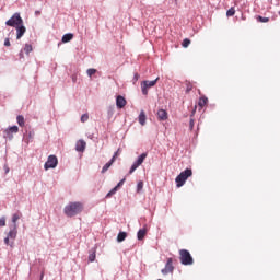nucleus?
I'll use <instances>...</instances> for the list:
<instances>
[{
  "instance_id": "nucleus-1",
  "label": "nucleus",
  "mask_w": 280,
  "mask_h": 280,
  "mask_svg": "<svg viewBox=\"0 0 280 280\" xmlns=\"http://www.w3.org/2000/svg\"><path fill=\"white\" fill-rule=\"evenodd\" d=\"M82 211H84V205L80 201L69 202L63 208V213L67 218H75V215H79Z\"/></svg>"
},
{
  "instance_id": "nucleus-2",
  "label": "nucleus",
  "mask_w": 280,
  "mask_h": 280,
  "mask_svg": "<svg viewBox=\"0 0 280 280\" xmlns=\"http://www.w3.org/2000/svg\"><path fill=\"white\" fill-rule=\"evenodd\" d=\"M19 225H11L10 231L7 234V237L4 238L5 246H10L11 248H14V240H16V235H19Z\"/></svg>"
},
{
  "instance_id": "nucleus-3",
  "label": "nucleus",
  "mask_w": 280,
  "mask_h": 280,
  "mask_svg": "<svg viewBox=\"0 0 280 280\" xmlns=\"http://www.w3.org/2000/svg\"><path fill=\"white\" fill-rule=\"evenodd\" d=\"M179 261L183 266H194V257L187 249L179 250Z\"/></svg>"
},
{
  "instance_id": "nucleus-4",
  "label": "nucleus",
  "mask_w": 280,
  "mask_h": 280,
  "mask_svg": "<svg viewBox=\"0 0 280 280\" xmlns=\"http://www.w3.org/2000/svg\"><path fill=\"white\" fill-rule=\"evenodd\" d=\"M8 27H19V25H23V18H21V13H14L10 20L5 22Z\"/></svg>"
},
{
  "instance_id": "nucleus-5",
  "label": "nucleus",
  "mask_w": 280,
  "mask_h": 280,
  "mask_svg": "<svg viewBox=\"0 0 280 280\" xmlns=\"http://www.w3.org/2000/svg\"><path fill=\"white\" fill-rule=\"evenodd\" d=\"M156 82H159V77L153 81H142L141 82L142 95H148V89H152V86H156Z\"/></svg>"
},
{
  "instance_id": "nucleus-6",
  "label": "nucleus",
  "mask_w": 280,
  "mask_h": 280,
  "mask_svg": "<svg viewBox=\"0 0 280 280\" xmlns=\"http://www.w3.org/2000/svg\"><path fill=\"white\" fill-rule=\"evenodd\" d=\"M145 159H148V153H142L141 155H139L137 161L131 165L129 174H132V172H135L137 167H139L140 165H143V161H145Z\"/></svg>"
},
{
  "instance_id": "nucleus-7",
  "label": "nucleus",
  "mask_w": 280,
  "mask_h": 280,
  "mask_svg": "<svg viewBox=\"0 0 280 280\" xmlns=\"http://www.w3.org/2000/svg\"><path fill=\"white\" fill-rule=\"evenodd\" d=\"M58 165V158L56 155H49L44 167L45 170H54Z\"/></svg>"
},
{
  "instance_id": "nucleus-8",
  "label": "nucleus",
  "mask_w": 280,
  "mask_h": 280,
  "mask_svg": "<svg viewBox=\"0 0 280 280\" xmlns=\"http://www.w3.org/2000/svg\"><path fill=\"white\" fill-rule=\"evenodd\" d=\"M161 272L162 275H172L174 272V258H167L166 265Z\"/></svg>"
},
{
  "instance_id": "nucleus-9",
  "label": "nucleus",
  "mask_w": 280,
  "mask_h": 280,
  "mask_svg": "<svg viewBox=\"0 0 280 280\" xmlns=\"http://www.w3.org/2000/svg\"><path fill=\"white\" fill-rule=\"evenodd\" d=\"M19 132V126H12L4 130V138L5 139H13L12 135H16Z\"/></svg>"
},
{
  "instance_id": "nucleus-10",
  "label": "nucleus",
  "mask_w": 280,
  "mask_h": 280,
  "mask_svg": "<svg viewBox=\"0 0 280 280\" xmlns=\"http://www.w3.org/2000/svg\"><path fill=\"white\" fill-rule=\"evenodd\" d=\"M15 30H16V39L21 40V38H23L25 33L27 32V28L22 24V25L15 26Z\"/></svg>"
},
{
  "instance_id": "nucleus-11",
  "label": "nucleus",
  "mask_w": 280,
  "mask_h": 280,
  "mask_svg": "<svg viewBox=\"0 0 280 280\" xmlns=\"http://www.w3.org/2000/svg\"><path fill=\"white\" fill-rule=\"evenodd\" d=\"M124 183H126V178L121 179L116 187H114L107 195L106 198H112L113 196H115V194H117V190L119 189V187H121V185H124Z\"/></svg>"
},
{
  "instance_id": "nucleus-12",
  "label": "nucleus",
  "mask_w": 280,
  "mask_h": 280,
  "mask_svg": "<svg viewBox=\"0 0 280 280\" xmlns=\"http://www.w3.org/2000/svg\"><path fill=\"white\" fill-rule=\"evenodd\" d=\"M77 152H84L86 150V141L78 140L75 143Z\"/></svg>"
},
{
  "instance_id": "nucleus-13",
  "label": "nucleus",
  "mask_w": 280,
  "mask_h": 280,
  "mask_svg": "<svg viewBox=\"0 0 280 280\" xmlns=\"http://www.w3.org/2000/svg\"><path fill=\"white\" fill-rule=\"evenodd\" d=\"M156 115H158L159 121H167V118H168L167 110L159 109Z\"/></svg>"
},
{
  "instance_id": "nucleus-14",
  "label": "nucleus",
  "mask_w": 280,
  "mask_h": 280,
  "mask_svg": "<svg viewBox=\"0 0 280 280\" xmlns=\"http://www.w3.org/2000/svg\"><path fill=\"white\" fill-rule=\"evenodd\" d=\"M127 104V101L124 96L121 95H118L117 98H116V106L117 108H124Z\"/></svg>"
},
{
  "instance_id": "nucleus-15",
  "label": "nucleus",
  "mask_w": 280,
  "mask_h": 280,
  "mask_svg": "<svg viewBox=\"0 0 280 280\" xmlns=\"http://www.w3.org/2000/svg\"><path fill=\"white\" fill-rule=\"evenodd\" d=\"M148 235V229L147 228H142L138 231L137 233V237L139 240V242L145 240V236Z\"/></svg>"
},
{
  "instance_id": "nucleus-16",
  "label": "nucleus",
  "mask_w": 280,
  "mask_h": 280,
  "mask_svg": "<svg viewBox=\"0 0 280 280\" xmlns=\"http://www.w3.org/2000/svg\"><path fill=\"white\" fill-rule=\"evenodd\" d=\"M187 176H177L175 182H176V185L177 187H183L185 185V183H187Z\"/></svg>"
},
{
  "instance_id": "nucleus-17",
  "label": "nucleus",
  "mask_w": 280,
  "mask_h": 280,
  "mask_svg": "<svg viewBox=\"0 0 280 280\" xmlns=\"http://www.w3.org/2000/svg\"><path fill=\"white\" fill-rule=\"evenodd\" d=\"M209 104V98L207 96H201L198 101L199 108H205Z\"/></svg>"
},
{
  "instance_id": "nucleus-18",
  "label": "nucleus",
  "mask_w": 280,
  "mask_h": 280,
  "mask_svg": "<svg viewBox=\"0 0 280 280\" xmlns=\"http://www.w3.org/2000/svg\"><path fill=\"white\" fill-rule=\"evenodd\" d=\"M113 163H115V160H110L109 162H107L102 168V174H106V172L110 170V166L113 165Z\"/></svg>"
},
{
  "instance_id": "nucleus-19",
  "label": "nucleus",
  "mask_w": 280,
  "mask_h": 280,
  "mask_svg": "<svg viewBox=\"0 0 280 280\" xmlns=\"http://www.w3.org/2000/svg\"><path fill=\"white\" fill-rule=\"evenodd\" d=\"M61 40L62 43H71V40H73V34L71 33L65 34Z\"/></svg>"
},
{
  "instance_id": "nucleus-20",
  "label": "nucleus",
  "mask_w": 280,
  "mask_h": 280,
  "mask_svg": "<svg viewBox=\"0 0 280 280\" xmlns=\"http://www.w3.org/2000/svg\"><path fill=\"white\" fill-rule=\"evenodd\" d=\"M139 124L141 125V126H145V119H147V116H145V112H140V115H139Z\"/></svg>"
},
{
  "instance_id": "nucleus-21",
  "label": "nucleus",
  "mask_w": 280,
  "mask_h": 280,
  "mask_svg": "<svg viewBox=\"0 0 280 280\" xmlns=\"http://www.w3.org/2000/svg\"><path fill=\"white\" fill-rule=\"evenodd\" d=\"M128 237V233L119 232L117 235V242H124Z\"/></svg>"
},
{
  "instance_id": "nucleus-22",
  "label": "nucleus",
  "mask_w": 280,
  "mask_h": 280,
  "mask_svg": "<svg viewBox=\"0 0 280 280\" xmlns=\"http://www.w3.org/2000/svg\"><path fill=\"white\" fill-rule=\"evenodd\" d=\"M19 220H21V214L20 213H14L12 215V222H13L12 226H14V225L18 226L16 222H19Z\"/></svg>"
},
{
  "instance_id": "nucleus-23",
  "label": "nucleus",
  "mask_w": 280,
  "mask_h": 280,
  "mask_svg": "<svg viewBox=\"0 0 280 280\" xmlns=\"http://www.w3.org/2000/svg\"><path fill=\"white\" fill-rule=\"evenodd\" d=\"M16 119H18L19 126L23 128V126H25V118L22 115H19Z\"/></svg>"
},
{
  "instance_id": "nucleus-24",
  "label": "nucleus",
  "mask_w": 280,
  "mask_h": 280,
  "mask_svg": "<svg viewBox=\"0 0 280 280\" xmlns=\"http://www.w3.org/2000/svg\"><path fill=\"white\" fill-rule=\"evenodd\" d=\"M191 174H194L191 168H186L178 176H191Z\"/></svg>"
},
{
  "instance_id": "nucleus-25",
  "label": "nucleus",
  "mask_w": 280,
  "mask_h": 280,
  "mask_svg": "<svg viewBox=\"0 0 280 280\" xmlns=\"http://www.w3.org/2000/svg\"><path fill=\"white\" fill-rule=\"evenodd\" d=\"M189 45H191V39L189 38H185L182 43V46L187 49V47H189Z\"/></svg>"
},
{
  "instance_id": "nucleus-26",
  "label": "nucleus",
  "mask_w": 280,
  "mask_h": 280,
  "mask_svg": "<svg viewBox=\"0 0 280 280\" xmlns=\"http://www.w3.org/2000/svg\"><path fill=\"white\" fill-rule=\"evenodd\" d=\"M24 51H25V54H27V56H28V54H32V51H33L32 45L25 44Z\"/></svg>"
},
{
  "instance_id": "nucleus-27",
  "label": "nucleus",
  "mask_w": 280,
  "mask_h": 280,
  "mask_svg": "<svg viewBox=\"0 0 280 280\" xmlns=\"http://www.w3.org/2000/svg\"><path fill=\"white\" fill-rule=\"evenodd\" d=\"M257 21H259V23H268L270 21V18H264L261 15H258Z\"/></svg>"
},
{
  "instance_id": "nucleus-28",
  "label": "nucleus",
  "mask_w": 280,
  "mask_h": 280,
  "mask_svg": "<svg viewBox=\"0 0 280 280\" xmlns=\"http://www.w3.org/2000/svg\"><path fill=\"white\" fill-rule=\"evenodd\" d=\"M194 90V84L191 82L187 81L186 82V93H189Z\"/></svg>"
},
{
  "instance_id": "nucleus-29",
  "label": "nucleus",
  "mask_w": 280,
  "mask_h": 280,
  "mask_svg": "<svg viewBox=\"0 0 280 280\" xmlns=\"http://www.w3.org/2000/svg\"><path fill=\"white\" fill-rule=\"evenodd\" d=\"M226 16H235V8H230L228 11H226Z\"/></svg>"
},
{
  "instance_id": "nucleus-30",
  "label": "nucleus",
  "mask_w": 280,
  "mask_h": 280,
  "mask_svg": "<svg viewBox=\"0 0 280 280\" xmlns=\"http://www.w3.org/2000/svg\"><path fill=\"white\" fill-rule=\"evenodd\" d=\"M95 73H97V70L96 69H93V68H90L88 69V75L91 78L93 75H95Z\"/></svg>"
},
{
  "instance_id": "nucleus-31",
  "label": "nucleus",
  "mask_w": 280,
  "mask_h": 280,
  "mask_svg": "<svg viewBox=\"0 0 280 280\" xmlns=\"http://www.w3.org/2000/svg\"><path fill=\"white\" fill-rule=\"evenodd\" d=\"M81 121H82V124L89 121V114H83V115L81 116Z\"/></svg>"
},
{
  "instance_id": "nucleus-32",
  "label": "nucleus",
  "mask_w": 280,
  "mask_h": 280,
  "mask_svg": "<svg viewBox=\"0 0 280 280\" xmlns=\"http://www.w3.org/2000/svg\"><path fill=\"white\" fill-rule=\"evenodd\" d=\"M95 252H93L92 254L89 255V261H95Z\"/></svg>"
},
{
  "instance_id": "nucleus-33",
  "label": "nucleus",
  "mask_w": 280,
  "mask_h": 280,
  "mask_svg": "<svg viewBox=\"0 0 280 280\" xmlns=\"http://www.w3.org/2000/svg\"><path fill=\"white\" fill-rule=\"evenodd\" d=\"M141 189H143V182H139L137 185V191H141Z\"/></svg>"
},
{
  "instance_id": "nucleus-34",
  "label": "nucleus",
  "mask_w": 280,
  "mask_h": 280,
  "mask_svg": "<svg viewBox=\"0 0 280 280\" xmlns=\"http://www.w3.org/2000/svg\"><path fill=\"white\" fill-rule=\"evenodd\" d=\"M117 156H119V149L114 153L112 160H114V162L117 160Z\"/></svg>"
},
{
  "instance_id": "nucleus-35",
  "label": "nucleus",
  "mask_w": 280,
  "mask_h": 280,
  "mask_svg": "<svg viewBox=\"0 0 280 280\" xmlns=\"http://www.w3.org/2000/svg\"><path fill=\"white\" fill-rule=\"evenodd\" d=\"M0 226H5V218L0 219Z\"/></svg>"
},
{
  "instance_id": "nucleus-36",
  "label": "nucleus",
  "mask_w": 280,
  "mask_h": 280,
  "mask_svg": "<svg viewBox=\"0 0 280 280\" xmlns=\"http://www.w3.org/2000/svg\"><path fill=\"white\" fill-rule=\"evenodd\" d=\"M10 38H5L4 40V47H10Z\"/></svg>"
},
{
  "instance_id": "nucleus-37",
  "label": "nucleus",
  "mask_w": 280,
  "mask_h": 280,
  "mask_svg": "<svg viewBox=\"0 0 280 280\" xmlns=\"http://www.w3.org/2000/svg\"><path fill=\"white\" fill-rule=\"evenodd\" d=\"M189 129L194 130V118H191L189 121Z\"/></svg>"
},
{
  "instance_id": "nucleus-38",
  "label": "nucleus",
  "mask_w": 280,
  "mask_h": 280,
  "mask_svg": "<svg viewBox=\"0 0 280 280\" xmlns=\"http://www.w3.org/2000/svg\"><path fill=\"white\" fill-rule=\"evenodd\" d=\"M133 80H135V82H137L139 80V73H135Z\"/></svg>"
},
{
  "instance_id": "nucleus-39",
  "label": "nucleus",
  "mask_w": 280,
  "mask_h": 280,
  "mask_svg": "<svg viewBox=\"0 0 280 280\" xmlns=\"http://www.w3.org/2000/svg\"><path fill=\"white\" fill-rule=\"evenodd\" d=\"M44 277H45V271H42V273H40V280H43Z\"/></svg>"
},
{
  "instance_id": "nucleus-40",
  "label": "nucleus",
  "mask_w": 280,
  "mask_h": 280,
  "mask_svg": "<svg viewBox=\"0 0 280 280\" xmlns=\"http://www.w3.org/2000/svg\"><path fill=\"white\" fill-rule=\"evenodd\" d=\"M20 58H24L23 50L20 52Z\"/></svg>"
},
{
  "instance_id": "nucleus-41",
  "label": "nucleus",
  "mask_w": 280,
  "mask_h": 280,
  "mask_svg": "<svg viewBox=\"0 0 280 280\" xmlns=\"http://www.w3.org/2000/svg\"><path fill=\"white\" fill-rule=\"evenodd\" d=\"M35 14H40V12H39V11H36Z\"/></svg>"
},
{
  "instance_id": "nucleus-42",
  "label": "nucleus",
  "mask_w": 280,
  "mask_h": 280,
  "mask_svg": "<svg viewBox=\"0 0 280 280\" xmlns=\"http://www.w3.org/2000/svg\"><path fill=\"white\" fill-rule=\"evenodd\" d=\"M279 14H280V12H279Z\"/></svg>"
}]
</instances>
